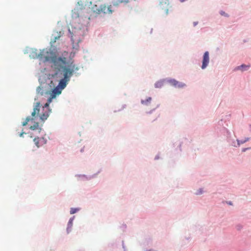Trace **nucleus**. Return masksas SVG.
Returning <instances> with one entry per match:
<instances>
[{
	"label": "nucleus",
	"mask_w": 251,
	"mask_h": 251,
	"mask_svg": "<svg viewBox=\"0 0 251 251\" xmlns=\"http://www.w3.org/2000/svg\"><path fill=\"white\" fill-rule=\"evenodd\" d=\"M68 55V52L64 51L62 56L57 57L50 50L46 49L41 50L38 54H36V57L44 61H50L52 63V67L56 69H60L62 65L67 64L69 61L66 57Z\"/></svg>",
	"instance_id": "f257e3e1"
},
{
	"label": "nucleus",
	"mask_w": 251,
	"mask_h": 251,
	"mask_svg": "<svg viewBox=\"0 0 251 251\" xmlns=\"http://www.w3.org/2000/svg\"><path fill=\"white\" fill-rule=\"evenodd\" d=\"M49 103L47 102L42 107L43 112L41 113H40L39 108L40 107V102H36L34 107L33 111L31 113V116L27 117L26 118L25 121L23 122L22 126H25L27 125L28 122H31L32 123H33V125L31 126L29 128L33 130L38 129L39 132H40L42 130V128L39 127V123L38 122H35L34 120L36 117H37L38 115L39 116L40 119L43 122L47 119L49 116L50 112V111L48 109V107L49 106Z\"/></svg>",
	"instance_id": "f03ea898"
},
{
	"label": "nucleus",
	"mask_w": 251,
	"mask_h": 251,
	"mask_svg": "<svg viewBox=\"0 0 251 251\" xmlns=\"http://www.w3.org/2000/svg\"><path fill=\"white\" fill-rule=\"evenodd\" d=\"M57 72L62 71L63 73V78L61 79L58 85L62 89L65 88L67 85V82L70 80V77L73 75L75 71L78 70V67L72 61H69L67 64L62 65L60 69H55Z\"/></svg>",
	"instance_id": "7ed1b4c3"
},
{
	"label": "nucleus",
	"mask_w": 251,
	"mask_h": 251,
	"mask_svg": "<svg viewBox=\"0 0 251 251\" xmlns=\"http://www.w3.org/2000/svg\"><path fill=\"white\" fill-rule=\"evenodd\" d=\"M92 11L97 14H111L112 13L111 5H107L105 4L97 5L92 6Z\"/></svg>",
	"instance_id": "20e7f679"
},
{
	"label": "nucleus",
	"mask_w": 251,
	"mask_h": 251,
	"mask_svg": "<svg viewBox=\"0 0 251 251\" xmlns=\"http://www.w3.org/2000/svg\"><path fill=\"white\" fill-rule=\"evenodd\" d=\"M209 62V52L205 51L203 54L202 64L201 66V69H205L207 66Z\"/></svg>",
	"instance_id": "39448f33"
},
{
	"label": "nucleus",
	"mask_w": 251,
	"mask_h": 251,
	"mask_svg": "<svg viewBox=\"0 0 251 251\" xmlns=\"http://www.w3.org/2000/svg\"><path fill=\"white\" fill-rule=\"evenodd\" d=\"M33 141L35 144L38 148L45 145L47 143V140L44 137L35 138Z\"/></svg>",
	"instance_id": "423d86ee"
},
{
	"label": "nucleus",
	"mask_w": 251,
	"mask_h": 251,
	"mask_svg": "<svg viewBox=\"0 0 251 251\" xmlns=\"http://www.w3.org/2000/svg\"><path fill=\"white\" fill-rule=\"evenodd\" d=\"M159 2V4L160 5V8L162 9L165 10L166 11V13L167 14L168 12V0H158Z\"/></svg>",
	"instance_id": "0eeeda50"
},
{
	"label": "nucleus",
	"mask_w": 251,
	"mask_h": 251,
	"mask_svg": "<svg viewBox=\"0 0 251 251\" xmlns=\"http://www.w3.org/2000/svg\"><path fill=\"white\" fill-rule=\"evenodd\" d=\"M37 92L38 95L41 96H47L49 95L50 91L44 90L42 87L39 86L37 89Z\"/></svg>",
	"instance_id": "6e6552de"
},
{
	"label": "nucleus",
	"mask_w": 251,
	"mask_h": 251,
	"mask_svg": "<svg viewBox=\"0 0 251 251\" xmlns=\"http://www.w3.org/2000/svg\"><path fill=\"white\" fill-rule=\"evenodd\" d=\"M62 90V89L57 86L51 92H50V94L54 95L55 97L56 95L61 94Z\"/></svg>",
	"instance_id": "1a4fd4ad"
},
{
	"label": "nucleus",
	"mask_w": 251,
	"mask_h": 251,
	"mask_svg": "<svg viewBox=\"0 0 251 251\" xmlns=\"http://www.w3.org/2000/svg\"><path fill=\"white\" fill-rule=\"evenodd\" d=\"M170 83L174 86L176 87H182L184 86V84L179 83L176 80L173 79L170 81Z\"/></svg>",
	"instance_id": "9d476101"
},
{
	"label": "nucleus",
	"mask_w": 251,
	"mask_h": 251,
	"mask_svg": "<svg viewBox=\"0 0 251 251\" xmlns=\"http://www.w3.org/2000/svg\"><path fill=\"white\" fill-rule=\"evenodd\" d=\"M82 33V31L81 30V29H79L77 31V32L76 31H74V33H72V38H75V39L76 40H80V38H79V39H77L75 37L76 36V35H81Z\"/></svg>",
	"instance_id": "9b49d317"
},
{
	"label": "nucleus",
	"mask_w": 251,
	"mask_h": 251,
	"mask_svg": "<svg viewBox=\"0 0 251 251\" xmlns=\"http://www.w3.org/2000/svg\"><path fill=\"white\" fill-rule=\"evenodd\" d=\"M249 66L245 65H242L241 66H238L236 68L237 70H241L242 71L247 70L249 68Z\"/></svg>",
	"instance_id": "f8f14e48"
},
{
	"label": "nucleus",
	"mask_w": 251,
	"mask_h": 251,
	"mask_svg": "<svg viewBox=\"0 0 251 251\" xmlns=\"http://www.w3.org/2000/svg\"><path fill=\"white\" fill-rule=\"evenodd\" d=\"M151 100V97H149L146 100H142V103L144 104H148V103L150 102Z\"/></svg>",
	"instance_id": "ddd939ff"
},
{
	"label": "nucleus",
	"mask_w": 251,
	"mask_h": 251,
	"mask_svg": "<svg viewBox=\"0 0 251 251\" xmlns=\"http://www.w3.org/2000/svg\"><path fill=\"white\" fill-rule=\"evenodd\" d=\"M72 226V220H70L68 223V228L67 229V231L68 233H69V232H70L69 228H71Z\"/></svg>",
	"instance_id": "4468645a"
},
{
	"label": "nucleus",
	"mask_w": 251,
	"mask_h": 251,
	"mask_svg": "<svg viewBox=\"0 0 251 251\" xmlns=\"http://www.w3.org/2000/svg\"><path fill=\"white\" fill-rule=\"evenodd\" d=\"M49 95H50V97L49 98V99H48V101L47 102L50 103L51 101H52V100L53 99V98H55V95H52V94H49Z\"/></svg>",
	"instance_id": "2eb2a0df"
},
{
	"label": "nucleus",
	"mask_w": 251,
	"mask_h": 251,
	"mask_svg": "<svg viewBox=\"0 0 251 251\" xmlns=\"http://www.w3.org/2000/svg\"><path fill=\"white\" fill-rule=\"evenodd\" d=\"M78 210V209L77 208H72L70 210V213L71 214H73L75 213Z\"/></svg>",
	"instance_id": "dca6fc26"
},
{
	"label": "nucleus",
	"mask_w": 251,
	"mask_h": 251,
	"mask_svg": "<svg viewBox=\"0 0 251 251\" xmlns=\"http://www.w3.org/2000/svg\"><path fill=\"white\" fill-rule=\"evenodd\" d=\"M118 3H128L130 0H116Z\"/></svg>",
	"instance_id": "f3484780"
},
{
	"label": "nucleus",
	"mask_w": 251,
	"mask_h": 251,
	"mask_svg": "<svg viewBox=\"0 0 251 251\" xmlns=\"http://www.w3.org/2000/svg\"><path fill=\"white\" fill-rule=\"evenodd\" d=\"M162 85V83L160 82H158L155 84V87H160Z\"/></svg>",
	"instance_id": "a211bd4d"
},
{
	"label": "nucleus",
	"mask_w": 251,
	"mask_h": 251,
	"mask_svg": "<svg viewBox=\"0 0 251 251\" xmlns=\"http://www.w3.org/2000/svg\"><path fill=\"white\" fill-rule=\"evenodd\" d=\"M59 37H60L59 36L55 37L54 40L53 41H52L51 42L53 43H55L56 42V41L59 38Z\"/></svg>",
	"instance_id": "6ab92c4d"
},
{
	"label": "nucleus",
	"mask_w": 251,
	"mask_h": 251,
	"mask_svg": "<svg viewBox=\"0 0 251 251\" xmlns=\"http://www.w3.org/2000/svg\"><path fill=\"white\" fill-rule=\"evenodd\" d=\"M220 13H221V14L222 15L225 16H227V15L226 14V13L225 12H224V11H221Z\"/></svg>",
	"instance_id": "aec40b11"
},
{
	"label": "nucleus",
	"mask_w": 251,
	"mask_h": 251,
	"mask_svg": "<svg viewBox=\"0 0 251 251\" xmlns=\"http://www.w3.org/2000/svg\"><path fill=\"white\" fill-rule=\"evenodd\" d=\"M58 74V73L57 72H56V73L54 74V75H53V76H54V77H57Z\"/></svg>",
	"instance_id": "412c9836"
},
{
	"label": "nucleus",
	"mask_w": 251,
	"mask_h": 251,
	"mask_svg": "<svg viewBox=\"0 0 251 251\" xmlns=\"http://www.w3.org/2000/svg\"><path fill=\"white\" fill-rule=\"evenodd\" d=\"M24 134H26V133H25V132H22V133H21L20 134V135H20V137H23V135H24Z\"/></svg>",
	"instance_id": "4be33fe9"
},
{
	"label": "nucleus",
	"mask_w": 251,
	"mask_h": 251,
	"mask_svg": "<svg viewBox=\"0 0 251 251\" xmlns=\"http://www.w3.org/2000/svg\"><path fill=\"white\" fill-rule=\"evenodd\" d=\"M198 24V23L197 22H195L193 23V25L194 26H196V25H197Z\"/></svg>",
	"instance_id": "5701e85b"
},
{
	"label": "nucleus",
	"mask_w": 251,
	"mask_h": 251,
	"mask_svg": "<svg viewBox=\"0 0 251 251\" xmlns=\"http://www.w3.org/2000/svg\"><path fill=\"white\" fill-rule=\"evenodd\" d=\"M228 204H230V205H231V204H232V203H231V202H228Z\"/></svg>",
	"instance_id": "b1692460"
}]
</instances>
